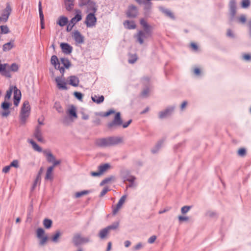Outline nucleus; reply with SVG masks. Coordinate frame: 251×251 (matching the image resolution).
<instances>
[{
	"label": "nucleus",
	"instance_id": "f257e3e1",
	"mask_svg": "<svg viewBox=\"0 0 251 251\" xmlns=\"http://www.w3.org/2000/svg\"><path fill=\"white\" fill-rule=\"evenodd\" d=\"M14 92V104L18 106L21 98V91L15 86L10 87L8 90L6 91V94L4 97V101L1 103L0 115L2 117H6L10 113L9 107L10 106L8 100L10 99L12 93Z\"/></svg>",
	"mask_w": 251,
	"mask_h": 251
},
{
	"label": "nucleus",
	"instance_id": "f03ea898",
	"mask_svg": "<svg viewBox=\"0 0 251 251\" xmlns=\"http://www.w3.org/2000/svg\"><path fill=\"white\" fill-rule=\"evenodd\" d=\"M122 125V121L121 115L119 112H118L115 114L113 121L108 124L107 127L110 129H112Z\"/></svg>",
	"mask_w": 251,
	"mask_h": 251
},
{
	"label": "nucleus",
	"instance_id": "7ed1b4c3",
	"mask_svg": "<svg viewBox=\"0 0 251 251\" xmlns=\"http://www.w3.org/2000/svg\"><path fill=\"white\" fill-rule=\"evenodd\" d=\"M43 153L46 157L47 161L53 164L52 166L55 167L61 163V161L60 160H56L55 157L50 151H44Z\"/></svg>",
	"mask_w": 251,
	"mask_h": 251
},
{
	"label": "nucleus",
	"instance_id": "20e7f679",
	"mask_svg": "<svg viewBox=\"0 0 251 251\" xmlns=\"http://www.w3.org/2000/svg\"><path fill=\"white\" fill-rule=\"evenodd\" d=\"M110 168V166L109 164L106 163L100 165L99 166L98 172H92L91 173V175L93 176H98L101 175L104 172L107 171Z\"/></svg>",
	"mask_w": 251,
	"mask_h": 251
},
{
	"label": "nucleus",
	"instance_id": "39448f33",
	"mask_svg": "<svg viewBox=\"0 0 251 251\" xmlns=\"http://www.w3.org/2000/svg\"><path fill=\"white\" fill-rule=\"evenodd\" d=\"M97 18L94 13H89L86 17L85 24L88 27H93L96 25Z\"/></svg>",
	"mask_w": 251,
	"mask_h": 251
},
{
	"label": "nucleus",
	"instance_id": "423d86ee",
	"mask_svg": "<svg viewBox=\"0 0 251 251\" xmlns=\"http://www.w3.org/2000/svg\"><path fill=\"white\" fill-rule=\"evenodd\" d=\"M37 236L40 240V244L41 245H44L48 240V237L45 235V231L42 228H39L37 229Z\"/></svg>",
	"mask_w": 251,
	"mask_h": 251
},
{
	"label": "nucleus",
	"instance_id": "0eeeda50",
	"mask_svg": "<svg viewBox=\"0 0 251 251\" xmlns=\"http://www.w3.org/2000/svg\"><path fill=\"white\" fill-rule=\"evenodd\" d=\"M89 241L88 238L82 237L78 233L75 234L73 238V241L76 246L82 243H87Z\"/></svg>",
	"mask_w": 251,
	"mask_h": 251
},
{
	"label": "nucleus",
	"instance_id": "6e6552de",
	"mask_svg": "<svg viewBox=\"0 0 251 251\" xmlns=\"http://www.w3.org/2000/svg\"><path fill=\"white\" fill-rule=\"evenodd\" d=\"M126 197L124 195L121 197V198L119 201L118 203L116 206H113V211L112 213L113 215H116L117 212L119 211V210L121 208L124 203L125 202L126 200Z\"/></svg>",
	"mask_w": 251,
	"mask_h": 251
},
{
	"label": "nucleus",
	"instance_id": "1a4fd4ad",
	"mask_svg": "<svg viewBox=\"0 0 251 251\" xmlns=\"http://www.w3.org/2000/svg\"><path fill=\"white\" fill-rule=\"evenodd\" d=\"M51 63L52 65H53L55 69L59 70L60 73L63 75L65 70L63 67H60V63L58 61V59L56 55H53L51 57L50 59Z\"/></svg>",
	"mask_w": 251,
	"mask_h": 251
},
{
	"label": "nucleus",
	"instance_id": "9d476101",
	"mask_svg": "<svg viewBox=\"0 0 251 251\" xmlns=\"http://www.w3.org/2000/svg\"><path fill=\"white\" fill-rule=\"evenodd\" d=\"M55 82L57 84V88L61 90H67V83L65 81L64 79L62 77H56L55 78Z\"/></svg>",
	"mask_w": 251,
	"mask_h": 251
},
{
	"label": "nucleus",
	"instance_id": "9b49d317",
	"mask_svg": "<svg viewBox=\"0 0 251 251\" xmlns=\"http://www.w3.org/2000/svg\"><path fill=\"white\" fill-rule=\"evenodd\" d=\"M72 37L77 44H82L84 42V37L78 30H75L72 33Z\"/></svg>",
	"mask_w": 251,
	"mask_h": 251
},
{
	"label": "nucleus",
	"instance_id": "f8f14e48",
	"mask_svg": "<svg viewBox=\"0 0 251 251\" xmlns=\"http://www.w3.org/2000/svg\"><path fill=\"white\" fill-rule=\"evenodd\" d=\"M0 73L5 76L10 77L9 66L7 64H0Z\"/></svg>",
	"mask_w": 251,
	"mask_h": 251
},
{
	"label": "nucleus",
	"instance_id": "ddd939ff",
	"mask_svg": "<svg viewBox=\"0 0 251 251\" xmlns=\"http://www.w3.org/2000/svg\"><path fill=\"white\" fill-rule=\"evenodd\" d=\"M126 14L128 17H135L138 14V10L137 7L133 5L129 6L126 12Z\"/></svg>",
	"mask_w": 251,
	"mask_h": 251
},
{
	"label": "nucleus",
	"instance_id": "4468645a",
	"mask_svg": "<svg viewBox=\"0 0 251 251\" xmlns=\"http://www.w3.org/2000/svg\"><path fill=\"white\" fill-rule=\"evenodd\" d=\"M60 48L62 50V52L66 54H70L73 50L72 47H71L67 43H61Z\"/></svg>",
	"mask_w": 251,
	"mask_h": 251
},
{
	"label": "nucleus",
	"instance_id": "2eb2a0df",
	"mask_svg": "<svg viewBox=\"0 0 251 251\" xmlns=\"http://www.w3.org/2000/svg\"><path fill=\"white\" fill-rule=\"evenodd\" d=\"M96 144L98 146L101 147L110 146L109 137L98 139L96 141Z\"/></svg>",
	"mask_w": 251,
	"mask_h": 251
},
{
	"label": "nucleus",
	"instance_id": "dca6fc26",
	"mask_svg": "<svg viewBox=\"0 0 251 251\" xmlns=\"http://www.w3.org/2000/svg\"><path fill=\"white\" fill-rule=\"evenodd\" d=\"M148 33L147 31L145 32L143 31H139L137 35V39L140 44H142L143 43V38H147L150 35L151 30H148Z\"/></svg>",
	"mask_w": 251,
	"mask_h": 251
},
{
	"label": "nucleus",
	"instance_id": "f3484780",
	"mask_svg": "<svg viewBox=\"0 0 251 251\" xmlns=\"http://www.w3.org/2000/svg\"><path fill=\"white\" fill-rule=\"evenodd\" d=\"M110 146L121 144L123 142V139L121 137H109Z\"/></svg>",
	"mask_w": 251,
	"mask_h": 251
},
{
	"label": "nucleus",
	"instance_id": "a211bd4d",
	"mask_svg": "<svg viewBox=\"0 0 251 251\" xmlns=\"http://www.w3.org/2000/svg\"><path fill=\"white\" fill-rule=\"evenodd\" d=\"M20 113L30 114V106L28 101H25L24 102Z\"/></svg>",
	"mask_w": 251,
	"mask_h": 251
},
{
	"label": "nucleus",
	"instance_id": "6ab92c4d",
	"mask_svg": "<svg viewBox=\"0 0 251 251\" xmlns=\"http://www.w3.org/2000/svg\"><path fill=\"white\" fill-rule=\"evenodd\" d=\"M68 79L69 82V84L72 85L73 86L76 87L79 84V79L75 76H70L68 77Z\"/></svg>",
	"mask_w": 251,
	"mask_h": 251
},
{
	"label": "nucleus",
	"instance_id": "aec40b11",
	"mask_svg": "<svg viewBox=\"0 0 251 251\" xmlns=\"http://www.w3.org/2000/svg\"><path fill=\"white\" fill-rule=\"evenodd\" d=\"M34 136L39 142L42 143L45 142V141L42 137L41 129L38 126L36 128L34 132Z\"/></svg>",
	"mask_w": 251,
	"mask_h": 251
},
{
	"label": "nucleus",
	"instance_id": "412c9836",
	"mask_svg": "<svg viewBox=\"0 0 251 251\" xmlns=\"http://www.w3.org/2000/svg\"><path fill=\"white\" fill-rule=\"evenodd\" d=\"M39 12L40 19L41 27L42 29L45 28L44 21V15L42 11L41 2H39Z\"/></svg>",
	"mask_w": 251,
	"mask_h": 251
},
{
	"label": "nucleus",
	"instance_id": "4be33fe9",
	"mask_svg": "<svg viewBox=\"0 0 251 251\" xmlns=\"http://www.w3.org/2000/svg\"><path fill=\"white\" fill-rule=\"evenodd\" d=\"M75 0H64V3L67 10H72L74 6Z\"/></svg>",
	"mask_w": 251,
	"mask_h": 251
},
{
	"label": "nucleus",
	"instance_id": "5701e85b",
	"mask_svg": "<svg viewBox=\"0 0 251 251\" xmlns=\"http://www.w3.org/2000/svg\"><path fill=\"white\" fill-rule=\"evenodd\" d=\"M55 167L50 166L47 170L45 179L47 180H51L53 178V170Z\"/></svg>",
	"mask_w": 251,
	"mask_h": 251
},
{
	"label": "nucleus",
	"instance_id": "b1692460",
	"mask_svg": "<svg viewBox=\"0 0 251 251\" xmlns=\"http://www.w3.org/2000/svg\"><path fill=\"white\" fill-rule=\"evenodd\" d=\"M82 19V16L80 11L77 12L76 15L71 20V23L74 25Z\"/></svg>",
	"mask_w": 251,
	"mask_h": 251
},
{
	"label": "nucleus",
	"instance_id": "393cba45",
	"mask_svg": "<svg viewBox=\"0 0 251 251\" xmlns=\"http://www.w3.org/2000/svg\"><path fill=\"white\" fill-rule=\"evenodd\" d=\"M68 22V19L65 16H60L59 17L57 24L60 26H63L67 25Z\"/></svg>",
	"mask_w": 251,
	"mask_h": 251
},
{
	"label": "nucleus",
	"instance_id": "a878e982",
	"mask_svg": "<svg viewBox=\"0 0 251 251\" xmlns=\"http://www.w3.org/2000/svg\"><path fill=\"white\" fill-rule=\"evenodd\" d=\"M29 115L30 114H28L20 113L19 116L20 124L22 125H25Z\"/></svg>",
	"mask_w": 251,
	"mask_h": 251
},
{
	"label": "nucleus",
	"instance_id": "bb28decb",
	"mask_svg": "<svg viewBox=\"0 0 251 251\" xmlns=\"http://www.w3.org/2000/svg\"><path fill=\"white\" fill-rule=\"evenodd\" d=\"M91 99L94 102L99 104L103 101L104 98L103 96L94 95L92 96Z\"/></svg>",
	"mask_w": 251,
	"mask_h": 251
},
{
	"label": "nucleus",
	"instance_id": "cd10ccee",
	"mask_svg": "<svg viewBox=\"0 0 251 251\" xmlns=\"http://www.w3.org/2000/svg\"><path fill=\"white\" fill-rule=\"evenodd\" d=\"M124 25L125 27L127 29H134L136 25L133 21H126L124 22Z\"/></svg>",
	"mask_w": 251,
	"mask_h": 251
},
{
	"label": "nucleus",
	"instance_id": "c85d7f7f",
	"mask_svg": "<svg viewBox=\"0 0 251 251\" xmlns=\"http://www.w3.org/2000/svg\"><path fill=\"white\" fill-rule=\"evenodd\" d=\"M229 7L231 13L233 16L236 13V2L235 0H231L230 1Z\"/></svg>",
	"mask_w": 251,
	"mask_h": 251
},
{
	"label": "nucleus",
	"instance_id": "c756f323",
	"mask_svg": "<svg viewBox=\"0 0 251 251\" xmlns=\"http://www.w3.org/2000/svg\"><path fill=\"white\" fill-rule=\"evenodd\" d=\"M109 232V231L106 227L100 230L99 234L100 238L102 239L105 238L108 234Z\"/></svg>",
	"mask_w": 251,
	"mask_h": 251
},
{
	"label": "nucleus",
	"instance_id": "7c9ffc66",
	"mask_svg": "<svg viewBox=\"0 0 251 251\" xmlns=\"http://www.w3.org/2000/svg\"><path fill=\"white\" fill-rule=\"evenodd\" d=\"M14 47V43L13 42H10L9 43H7L3 45L2 49L4 51H9L11 49H12Z\"/></svg>",
	"mask_w": 251,
	"mask_h": 251
},
{
	"label": "nucleus",
	"instance_id": "2f4dec72",
	"mask_svg": "<svg viewBox=\"0 0 251 251\" xmlns=\"http://www.w3.org/2000/svg\"><path fill=\"white\" fill-rule=\"evenodd\" d=\"M173 110V108L167 109L164 111L161 112L159 114L160 118H164L167 117V116L169 115L170 113L172 112Z\"/></svg>",
	"mask_w": 251,
	"mask_h": 251
},
{
	"label": "nucleus",
	"instance_id": "473e14b6",
	"mask_svg": "<svg viewBox=\"0 0 251 251\" xmlns=\"http://www.w3.org/2000/svg\"><path fill=\"white\" fill-rule=\"evenodd\" d=\"M140 24L145 29V31H147L148 33V30H151V27L148 25L147 23L144 19H141L140 20Z\"/></svg>",
	"mask_w": 251,
	"mask_h": 251
},
{
	"label": "nucleus",
	"instance_id": "72a5a7b5",
	"mask_svg": "<svg viewBox=\"0 0 251 251\" xmlns=\"http://www.w3.org/2000/svg\"><path fill=\"white\" fill-rule=\"evenodd\" d=\"M29 143L31 144L32 148L33 149L38 152H41L42 151V150L41 148L34 141L31 140L29 141Z\"/></svg>",
	"mask_w": 251,
	"mask_h": 251
},
{
	"label": "nucleus",
	"instance_id": "f704fd0d",
	"mask_svg": "<svg viewBox=\"0 0 251 251\" xmlns=\"http://www.w3.org/2000/svg\"><path fill=\"white\" fill-rule=\"evenodd\" d=\"M68 113L72 117H74L75 118L77 117L76 109L74 106H72L71 108L68 110Z\"/></svg>",
	"mask_w": 251,
	"mask_h": 251
},
{
	"label": "nucleus",
	"instance_id": "c9c22d12",
	"mask_svg": "<svg viewBox=\"0 0 251 251\" xmlns=\"http://www.w3.org/2000/svg\"><path fill=\"white\" fill-rule=\"evenodd\" d=\"M61 62L62 64L64 66V67L67 69H68L71 65V63L68 59L64 58H61Z\"/></svg>",
	"mask_w": 251,
	"mask_h": 251
},
{
	"label": "nucleus",
	"instance_id": "e433bc0d",
	"mask_svg": "<svg viewBox=\"0 0 251 251\" xmlns=\"http://www.w3.org/2000/svg\"><path fill=\"white\" fill-rule=\"evenodd\" d=\"M43 225L45 228H50L52 225V221L50 219H46L43 221Z\"/></svg>",
	"mask_w": 251,
	"mask_h": 251
},
{
	"label": "nucleus",
	"instance_id": "4c0bfd02",
	"mask_svg": "<svg viewBox=\"0 0 251 251\" xmlns=\"http://www.w3.org/2000/svg\"><path fill=\"white\" fill-rule=\"evenodd\" d=\"M89 193V191L88 190H83L81 192H76L75 194V197L76 198L81 197L83 196L86 195Z\"/></svg>",
	"mask_w": 251,
	"mask_h": 251
},
{
	"label": "nucleus",
	"instance_id": "58836bf2",
	"mask_svg": "<svg viewBox=\"0 0 251 251\" xmlns=\"http://www.w3.org/2000/svg\"><path fill=\"white\" fill-rule=\"evenodd\" d=\"M114 180H115V177L114 176H111L110 177L106 178L105 179L103 180L101 182L100 185H102L105 184L106 183H108V182H109L110 181H114Z\"/></svg>",
	"mask_w": 251,
	"mask_h": 251
},
{
	"label": "nucleus",
	"instance_id": "ea45409f",
	"mask_svg": "<svg viewBox=\"0 0 251 251\" xmlns=\"http://www.w3.org/2000/svg\"><path fill=\"white\" fill-rule=\"evenodd\" d=\"M119 225V223L116 222V223H113L112 225L107 226L106 228L109 231L110 230L117 229Z\"/></svg>",
	"mask_w": 251,
	"mask_h": 251
},
{
	"label": "nucleus",
	"instance_id": "a19ab883",
	"mask_svg": "<svg viewBox=\"0 0 251 251\" xmlns=\"http://www.w3.org/2000/svg\"><path fill=\"white\" fill-rule=\"evenodd\" d=\"M1 33L3 34H7L9 32V28L7 25H1Z\"/></svg>",
	"mask_w": 251,
	"mask_h": 251
},
{
	"label": "nucleus",
	"instance_id": "79ce46f5",
	"mask_svg": "<svg viewBox=\"0 0 251 251\" xmlns=\"http://www.w3.org/2000/svg\"><path fill=\"white\" fill-rule=\"evenodd\" d=\"M191 208V206H183L181 209V212L182 214H184L188 212Z\"/></svg>",
	"mask_w": 251,
	"mask_h": 251
},
{
	"label": "nucleus",
	"instance_id": "37998d69",
	"mask_svg": "<svg viewBox=\"0 0 251 251\" xmlns=\"http://www.w3.org/2000/svg\"><path fill=\"white\" fill-rule=\"evenodd\" d=\"M10 167L18 168L19 167V161L17 160H14L9 165Z\"/></svg>",
	"mask_w": 251,
	"mask_h": 251
},
{
	"label": "nucleus",
	"instance_id": "c03bdc74",
	"mask_svg": "<svg viewBox=\"0 0 251 251\" xmlns=\"http://www.w3.org/2000/svg\"><path fill=\"white\" fill-rule=\"evenodd\" d=\"M241 4L243 8L248 7L250 4V0H243Z\"/></svg>",
	"mask_w": 251,
	"mask_h": 251
},
{
	"label": "nucleus",
	"instance_id": "a18cd8bd",
	"mask_svg": "<svg viewBox=\"0 0 251 251\" xmlns=\"http://www.w3.org/2000/svg\"><path fill=\"white\" fill-rule=\"evenodd\" d=\"M9 68H10V71H13V72H16L18 71V66L15 64V63H13L11 66H9Z\"/></svg>",
	"mask_w": 251,
	"mask_h": 251
},
{
	"label": "nucleus",
	"instance_id": "49530a36",
	"mask_svg": "<svg viewBox=\"0 0 251 251\" xmlns=\"http://www.w3.org/2000/svg\"><path fill=\"white\" fill-rule=\"evenodd\" d=\"M137 60V57L136 55H132L131 56V58L128 60V62L130 63H135Z\"/></svg>",
	"mask_w": 251,
	"mask_h": 251
},
{
	"label": "nucleus",
	"instance_id": "de8ad7c7",
	"mask_svg": "<svg viewBox=\"0 0 251 251\" xmlns=\"http://www.w3.org/2000/svg\"><path fill=\"white\" fill-rule=\"evenodd\" d=\"M246 153V150L244 148H241L238 151V155L241 156H244V155H245Z\"/></svg>",
	"mask_w": 251,
	"mask_h": 251
},
{
	"label": "nucleus",
	"instance_id": "09e8293b",
	"mask_svg": "<svg viewBox=\"0 0 251 251\" xmlns=\"http://www.w3.org/2000/svg\"><path fill=\"white\" fill-rule=\"evenodd\" d=\"M74 96H75V97L76 98H77V99H78L79 100H81L82 98H83V95L82 94L80 93V92H74Z\"/></svg>",
	"mask_w": 251,
	"mask_h": 251
},
{
	"label": "nucleus",
	"instance_id": "8fccbe9b",
	"mask_svg": "<svg viewBox=\"0 0 251 251\" xmlns=\"http://www.w3.org/2000/svg\"><path fill=\"white\" fill-rule=\"evenodd\" d=\"M90 0H79V6H83L89 3Z\"/></svg>",
	"mask_w": 251,
	"mask_h": 251
},
{
	"label": "nucleus",
	"instance_id": "3c124183",
	"mask_svg": "<svg viewBox=\"0 0 251 251\" xmlns=\"http://www.w3.org/2000/svg\"><path fill=\"white\" fill-rule=\"evenodd\" d=\"M149 94V89L147 88L142 91V92L141 94V96L142 97L144 98V97H147L148 96Z\"/></svg>",
	"mask_w": 251,
	"mask_h": 251
},
{
	"label": "nucleus",
	"instance_id": "603ef678",
	"mask_svg": "<svg viewBox=\"0 0 251 251\" xmlns=\"http://www.w3.org/2000/svg\"><path fill=\"white\" fill-rule=\"evenodd\" d=\"M60 236V233L59 231L56 232L52 238V240L54 242L57 241L58 238Z\"/></svg>",
	"mask_w": 251,
	"mask_h": 251
},
{
	"label": "nucleus",
	"instance_id": "864d4df0",
	"mask_svg": "<svg viewBox=\"0 0 251 251\" xmlns=\"http://www.w3.org/2000/svg\"><path fill=\"white\" fill-rule=\"evenodd\" d=\"M114 113V111L111 110H109V111H107L106 112H105L103 114H100V115L102 117H107L109 115H110V114H111L112 113Z\"/></svg>",
	"mask_w": 251,
	"mask_h": 251
},
{
	"label": "nucleus",
	"instance_id": "5fc2aeb1",
	"mask_svg": "<svg viewBox=\"0 0 251 251\" xmlns=\"http://www.w3.org/2000/svg\"><path fill=\"white\" fill-rule=\"evenodd\" d=\"M156 239V237L155 235H153L151 236L149 239H148V242L150 244H152L154 242Z\"/></svg>",
	"mask_w": 251,
	"mask_h": 251
},
{
	"label": "nucleus",
	"instance_id": "6e6d98bb",
	"mask_svg": "<svg viewBox=\"0 0 251 251\" xmlns=\"http://www.w3.org/2000/svg\"><path fill=\"white\" fill-rule=\"evenodd\" d=\"M135 179V178L134 177H132L130 178H129L127 179L128 181L131 182V184L129 185L128 187H135V185L133 183V181H134Z\"/></svg>",
	"mask_w": 251,
	"mask_h": 251
},
{
	"label": "nucleus",
	"instance_id": "4d7b16f0",
	"mask_svg": "<svg viewBox=\"0 0 251 251\" xmlns=\"http://www.w3.org/2000/svg\"><path fill=\"white\" fill-rule=\"evenodd\" d=\"M243 59L246 61L251 60V55L250 54H244L243 55Z\"/></svg>",
	"mask_w": 251,
	"mask_h": 251
},
{
	"label": "nucleus",
	"instance_id": "13d9d810",
	"mask_svg": "<svg viewBox=\"0 0 251 251\" xmlns=\"http://www.w3.org/2000/svg\"><path fill=\"white\" fill-rule=\"evenodd\" d=\"M10 168V165L5 166L3 168L2 171L4 173H7L9 172Z\"/></svg>",
	"mask_w": 251,
	"mask_h": 251
},
{
	"label": "nucleus",
	"instance_id": "bf43d9fd",
	"mask_svg": "<svg viewBox=\"0 0 251 251\" xmlns=\"http://www.w3.org/2000/svg\"><path fill=\"white\" fill-rule=\"evenodd\" d=\"M178 220L180 222L187 221L189 220V218L188 217H184V216H179Z\"/></svg>",
	"mask_w": 251,
	"mask_h": 251
},
{
	"label": "nucleus",
	"instance_id": "052dcab7",
	"mask_svg": "<svg viewBox=\"0 0 251 251\" xmlns=\"http://www.w3.org/2000/svg\"><path fill=\"white\" fill-rule=\"evenodd\" d=\"M239 20L240 22L244 24L246 22V17L245 15H241L239 18Z\"/></svg>",
	"mask_w": 251,
	"mask_h": 251
},
{
	"label": "nucleus",
	"instance_id": "680f3d73",
	"mask_svg": "<svg viewBox=\"0 0 251 251\" xmlns=\"http://www.w3.org/2000/svg\"><path fill=\"white\" fill-rule=\"evenodd\" d=\"M41 179L40 173H38V174L36 177V178L34 181V187L36 186V184Z\"/></svg>",
	"mask_w": 251,
	"mask_h": 251
},
{
	"label": "nucleus",
	"instance_id": "e2e57ef3",
	"mask_svg": "<svg viewBox=\"0 0 251 251\" xmlns=\"http://www.w3.org/2000/svg\"><path fill=\"white\" fill-rule=\"evenodd\" d=\"M41 179L40 173H38V174L36 177V178L34 181V187L36 186V184Z\"/></svg>",
	"mask_w": 251,
	"mask_h": 251
},
{
	"label": "nucleus",
	"instance_id": "0e129e2a",
	"mask_svg": "<svg viewBox=\"0 0 251 251\" xmlns=\"http://www.w3.org/2000/svg\"><path fill=\"white\" fill-rule=\"evenodd\" d=\"M41 179L40 173H38V174L36 177V178L34 181V187L36 186V184Z\"/></svg>",
	"mask_w": 251,
	"mask_h": 251
},
{
	"label": "nucleus",
	"instance_id": "69168bd1",
	"mask_svg": "<svg viewBox=\"0 0 251 251\" xmlns=\"http://www.w3.org/2000/svg\"><path fill=\"white\" fill-rule=\"evenodd\" d=\"M191 48L194 50H197L198 49V46L195 43H191L190 44Z\"/></svg>",
	"mask_w": 251,
	"mask_h": 251
},
{
	"label": "nucleus",
	"instance_id": "338daca9",
	"mask_svg": "<svg viewBox=\"0 0 251 251\" xmlns=\"http://www.w3.org/2000/svg\"><path fill=\"white\" fill-rule=\"evenodd\" d=\"M108 190H109L107 188H104L100 193V196H103L108 191Z\"/></svg>",
	"mask_w": 251,
	"mask_h": 251
},
{
	"label": "nucleus",
	"instance_id": "774afa93",
	"mask_svg": "<svg viewBox=\"0 0 251 251\" xmlns=\"http://www.w3.org/2000/svg\"><path fill=\"white\" fill-rule=\"evenodd\" d=\"M194 73L196 75H199L201 74V70L199 68H196L194 70Z\"/></svg>",
	"mask_w": 251,
	"mask_h": 251
}]
</instances>
